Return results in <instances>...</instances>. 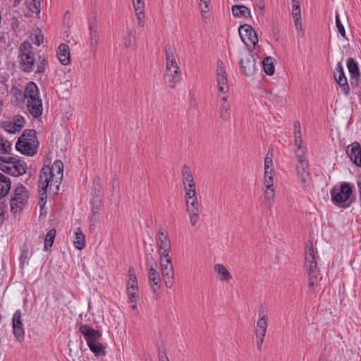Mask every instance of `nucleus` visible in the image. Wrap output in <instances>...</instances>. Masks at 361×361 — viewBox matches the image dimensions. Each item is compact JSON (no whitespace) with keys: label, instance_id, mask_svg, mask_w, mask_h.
Instances as JSON below:
<instances>
[{"label":"nucleus","instance_id":"nucleus-39","mask_svg":"<svg viewBox=\"0 0 361 361\" xmlns=\"http://www.w3.org/2000/svg\"><path fill=\"white\" fill-rule=\"evenodd\" d=\"M153 252L154 250L152 247L151 251L149 252H146L145 254V265L147 270L157 268V263L155 257L153 255Z\"/></svg>","mask_w":361,"mask_h":361},{"label":"nucleus","instance_id":"nucleus-16","mask_svg":"<svg viewBox=\"0 0 361 361\" xmlns=\"http://www.w3.org/2000/svg\"><path fill=\"white\" fill-rule=\"evenodd\" d=\"M27 101V110L34 117L39 118L43 111L42 101L40 97L32 98Z\"/></svg>","mask_w":361,"mask_h":361},{"label":"nucleus","instance_id":"nucleus-18","mask_svg":"<svg viewBox=\"0 0 361 361\" xmlns=\"http://www.w3.org/2000/svg\"><path fill=\"white\" fill-rule=\"evenodd\" d=\"M38 145L39 144H37L35 142L18 140L16 145V147L17 150H18L23 154L27 156H33L37 153Z\"/></svg>","mask_w":361,"mask_h":361},{"label":"nucleus","instance_id":"nucleus-25","mask_svg":"<svg viewBox=\"0 0 361 361\" xmlns=\"http://www.w3.org/2000/svg\"><path fill=\"white\" fill-rule=\"evenodd\" d=\"M32 252H30V247L28 243H24L21 248V252L19 257L20 267L24 269L28 265V261L32 256Z\"/></svg>","mask_w":361,"mask_h":361},{"label":"nucleus","instance_id":"nucleus-49","mask_svg":"<svg viewBox=\"0 0 361 361\" xmlns=\"http://www.w3.org/2000/svg\"><path fill=\"white\" fill-rule=\"evenodd\" d=\"M273 172L274 171H267V173L264 171V184L266 186V188H271V187H274Z\"/></svg>","mask_w":361,"mask_h":361},{"label":"nucleus","instance_id":"nucleus-53","mask_svg":"<svg viewBox=\"0 0 361 361\" xmlns=\"http://www.w3.org/2000/svg\"><path fill=\"white\" fill-rule=\"evenodd\" d=\"M210 0H200V7L202 12V18H207L205 13H207L209 10Z\"/></svg>","mask_w":361,"mask_h":361},{"label":"nucleus","instance_id":"nucleus-17","mask_svg":"<svg viewBox=\"0 0 361 361\" xmlns=\"http://www.w3.org/2000/svg\"><path fill=\"white\" fill-rule=\"evenodd\" d=\"M16 94L19 95L20 97L18 99L21 98L27 100L30 99V98L39 97V92L37 85L34 82L30 81L27 83L24 92L18 89Z\"/></svg>","mask_w":361,"mask_h":361},{"label":"nucleus","instance_id":"nucleus-8","mask_svg":"<svg viewBox=\"0 0 361 361\" xmlns=\"http://www.w3.org/2000/svg\"><path fill=\"white\" fill-rule=\"evenodd\" d=\"M156 240L160 259L163 257H170L171 242L166 230L164 227L159 228Z\"/></svg>","mask_w":361,"mask_h":361},{"label":"nucleus","instance_id":"nucleus-28","mask_svg":"<svg viewBox=\"0 0 361 361\" xmlns=\"http://www.w3.org/2000/svg\"><path fill=\"white\" fill-rule=\"evenodd\" d=\"M10 178L0 172V199L6 196L11 189Z\"/></svg>","mask_w":361,"mask_h":361},{"label":"nucleus","instance_id":"nucleus-7","mask_svg":"<svg viewBox=\"0 0 361 361\" xmlns=\"http://www.w3.org/2000/svg\"><path fill=\"white\" fill-rule=\"evenodd\" d=\"M240 66L242 73L250 77L254 75L256 71V60L251 50L240 51Z\"/></svg>","mask_w":361,"mask_h":361},{"label":"nucleus","instance_id":"nucleus-50","mask_svg":"<svg viewBox=\"0 0 361 361\" xmlns=\"http://www.w3.org/2000/svg\"><path fill=\"white\" fill-rule=\"evenodd\" d=\"M335 80L346 78L341 62L338 63L334 73Z\"/></svg>","mask_w":361,"mask_h":361},{"label":"nucleus","instance_id":"nucleus-22","mask_svg":"<svg viewBox=\"0 0 361 361\" xmlns=\"http://www.w3.org/2000/svg\"><path fill=\"white\" fill-rule=\"evenodd\" d=\"M149 281L152 286V290L154 293H157L161 288V278L157 268L148 269Z\"/></svg>","mask_w":361,"mask_h":361},{"label":"nucleus","instance_id":"nucleus-59","mask_svg":"<svg viewBox=\"0 0 361 361\" xmlns=\"http://www.w3.org/2000/svg\"><path fill=\"white\" fill-rule=\"evenodd\" d=\"M30 38L32 42L37 46H39L43 42V36L41 35H35L31 36Z\"/></svg>","mask_w":361,"mask_h":361},{"label":"nucleus","instance_id":"nucleus-40","mask_svg":"<svg viewBox=\"0 0 361 361\" xmlns=\"http://www.w3.org/2000/svg\"><path fill=\"white\" fill-rule=\"evenodd\" d=\"M56 231L55 229H50L47 232L46 238L44 239V250L48 251L52 247L56 236Z\"/></svg>","mask_w":361,"mask_h":361},{"label":"nucleus","instance_id":"nucleus-31","mask_svg":"<svg viewBox=\"0 0 361 361\" xmlns=\"http://www.w3.org/2000/svg\"><path fill=\"white\" fill-rule=\"evenodd\" d=\"M49 188V185H46V183L39 181L38 185V193L39 197V206L41 210H42L47 203V190Z\"/></svg>","mask_w":361,"mask_h":361},{"label":"nucleus","instance_id":"nucleus-61","mask_svg":"<svg viewBox=\"0 0 361 361\" xmlns=\"http://www.w3.org/2000/svg\"><path fill=\"white\" fill-rule=\"evenodd\" d=\"M165 286L168 288H171L173 285V276L163 277Z\"/></svg>","mask_w":361,"mask_h":361},{"label":"nucleus","instance_id":"nucleus-58","mask_svg":"<svg viewBox=\"0 0 361 361\" xmlns=\"http://www.w3.org/2000/svg\"><path fill=\"white\" fill-rule=\"evenodd\" d=\"M99 214L92 213V215L90 216V228L95 227L99 224Z\"/></svg>","mask_w":361,"mask_h":361},{"label":"nucleus","instance_id":"nucleus-46","mask_svg":"<svg viewBox=\"0 0 361 361\" xmlns=\"http://www.w3.org/2000/svg\"><path fill=\"white\" fill-rule=\"evenodd\" d=\"M128 277H129V279L127 282V287L138 286L137 276L135 274V269L132 267H130L128 269Z\"/></svg>","mask_w":361,"mask_h":361},{"label":"nucleus","instance_id":"nucleus-6","mask_svg":"<svg viewBox=\"0 0 361 361\" xmlns=\"http://www.w3.org/2000/svg\"><path fill=\"white\" fill-rule=\"evenodd\" d=\"M29 193L27 188L20 185L14 189L13 196L10 202L11 210L13 213H17L22 210L27 203Z\"/></svg>","mask_w":361,"mask_h":361},{"label":"nucleus","instance_id":"nucleus-23","mask_svg":"<svg viewBox=\"0 0 361 361\" xmlns=\"http://www.w3.org/2000/svg\"><path fill=\"white\" fill-rule=\"evenodd\" d=\"M176 49L170 45L167 44L165 47V54H166V68L178 67L176 60Z\"/></svg>","mask_w":361,"mask_h":361},{"label":"nucleus","instance_id":"nucleus-5","mask_svg":"<svg viewBox=\"0 0 361 361\" xmlns=\"http://www.w3.org/2000/svg\"><path fill=\"white\" fill-rule=\"evenodd\" d=\"M352 192V186L348 183H342L339 188L335 185L330 190L331 202L335 205L345 209L350 206V204L347 205H341V204L345 203L350 198Z\"/></svg>","mask_w":361,"mask_h":361},{"label":"nucleus","instance_id":"nucleus-29","mask_svg":"<svg viewBox=\"0 0 361 361\" xmlns=\"http://www.w3.org/2000/svg\"><path fill=\"white\" fill-rule=\"evenodd\" d=\"M133 7L135 9V12L136 14V17L138 21V25L140 27H144L145 25V2L140 1L138 3H134Z\"/></svg>","mask_w":361,"mask_h":361},{"label":"nucleus","instance_id":"nucleus-10","mask_svg":"<svg viewBox=\"0 0 361 361\" xmlns=\"http://www.w3.org/2000/svg\"><path fill=\"white\" fill-rule=\"evenodd\" d=\"M13 333L16 340L22 343L25 339V329L21 319V310H17L12 318Z\"/></svg>","mask_w":361,"mask_h":361},{"label":"nucleus","instance_id":"nucleus-1","mask_svg":"<svg viewBox=\"0 0 361 361\" xmlns=\"http://www.w3.org/2000/svg\"><path fill=\"white\" fill-rule=\"evenodd\" d=\"M19 68L24 73H32L35 70V64L37 69L36 74L44 73L47 64V59L45 56H39L36 60L33 47L28 41L23 42L18 48V55Z\"/></svg>","mask_w":361,"mask_h":361},{"label":"nucleus","instance_id":"nucleus-35","mask_svg":"<svg viewBox=\"0 0 361 361\" xmlns=\"http://www.w3.org/2000/svg\"><path fill=\"white\" fill-rule=\"evenodd\" d=\"M232 13L236 17H250V9L243 5H234L232 6Z\"/></svg>","mask_w":361,"mask_h":361},{"label":"nucleus","instance_id":"nucleus-45","mask_svg":"<svg viewBox=\"0 0 361 361\" xmlns=\"http://www.w3.org/2000/svg\"><path fill=\"white\" fill-rule=\"evenodd\" d=\"M102 206V200L99 197H94L91 201V212L92 214H99Z\"/></svg>","mask_w":361,"mask_h":361},{"label":"nucleus","instance_id":"nucleus-43","mask_svg":"<svg viewBox=\"0 0 361 361\" xmlns=\"http://www.w3.org/2000/svg\"><path fill=\"white\" fill-rule=\"evenodd\" d=\"M275 196V191L274 187L271 188H267L264 192V202L265 204L271 208L274 205V198Z\"/></svg>","mask_w":361,"mask_h":361},{"label":"nucleus","instance_id":"nucleus-32","mask_svg":"<svg viewBox=\"0 0 361 361\" xmlns=\"http://www.w3.org/2000/svg\"><path fill=\"white\" fill-rule=\"evenodd\" d=\"M183 182L185 185L192 188L195 184L194 178L188 166L184 165L182 169Z\"/></svg>","mask_w":361,"mask_h":361},{"label":"nucleus","instance_id":"nucleus-41","mask_svg":"<svg viewBox=\"0 0 361 361\" xmlns=\"http://www.w3.org/2000/svg\"><path fill=\"white\" fill-rule=\"evenodd\" d=\"M263 68L265 73L268 75H272L274 73L275 68L271 57L268 56L263 60Z\"/></svg>","mask_w":361,"mask_h":361},{"label":"nucleus","instance_id":"nucleus-13","mask_svg":"<svg viewBox=\"0 0 361 361\" xmlns=\"http://www.w3.org/2000/svg\"><path fill=\"white\" fill-rule=\"evenodd\" d=\"M347 67L350 74V85L353 87H357L361 78V73L357 62L353 58H348Z\"/></svg>","mask_w":361,"mask_h":361},{"label":"nucleus","instance_id":"nucleus-9","mask_svg":"<svg viewBox=\"0 0 361 361\" xmlns=\"http://www.w3.org/2000/svg\"><path fill=\"white\" fill-rule=\"evenodd\" d=\"M239 35L246 46L255 47L258 42V37L250 25L245 24L238 28Z\"/></svg>","mask_w":361,"mask_h":361},{"label":"nucleus","instance_id":"nucleus-11","mask_svg":"<svg viewBox=\"0 0 361 361\" xmlns=\"http://www.w3.org/2000/svg\"><path fill=\"white\" fill-rule=\"evenodd\" d=\"M79 332L83 335L87 345L94 343L102 336V333L99 330H96L87 324H80Z\"/></svg>","mask_w":361,"mask_h":361},{"label":"nucleus","instance_id":"nucleus-26","mask_svg":"<svg viewBox=\"0 0 361 361\" xmlns=\"http://www.w3.org/2000/svg\"><path fill=\"white\" fill-rule=\"evenodd\" d=\"M165 260L161 259V275L163 277L173 276V266L171 257H164Z\"/></svg>","mask_w":361,"mask_h":361},{"label":"nucleus","instance_id":"nucleus-20","mask_svg":"<svg viewBox=\"0 0 361 361\" xmlns=\"http://www.w3.org/2000/svg\"><path fill=\"white\" fill-rule=\"evenodd\" d=\"M89 30H90V44L92 50L94 51H96L98 42L99 35L98 32V24L95 19L91 20L89 24Z\"/></svg>","mask_w":361,"mask_h":361},{"label":"nucleus","instance_id":"nucleus-21","mask_svg":"<svg viewBox=\"0 0 361 361\" xmlns=\"http://www.w3.org/2000/svg\"><path fill=\"white\" fill-rule=\"evenodd\" d=\"M166 77L171 89L175 88L176 85L181 80V72L179 67L175 68H168L166 70Z\"/></svg>","mask_w":361,"mask_h":361},{"label":"nucleus","instance_id":"nucleus-44","mask_svg":"<svg viewBox=\"0 0 361 361\" xmlns=\"http://www.w3.org/2000/svg\"><path fill=\"white\" fill-rule=\"evenodd\" d=\"M138 286L127 287V293L130 303L135 302V299L139 296Z\"/></svg>","mask_w":361,"mask_h":361},{"label":"nucleus","instance_id":"nucleus-15","mask_svg":"<svg viewBox=\"0 0 361 361\" xmlns=\"http://www.w3.org/2000/svg\"><path fill=\"white\" fill-rule=\"evenodd\" d=\"M186 203V209L190 216V222L192 226H196L199 221V202L197 200V197H193L190 200H187Z\"/></svg>","mask_w":361,"mask_h":361},{"label":"nucleus","instance_id":"nucleus-42","mask_svg":"<svg viewBox=\"0 0 361 361\" xmlns=\"http://www.w3.org/2000/svg\"><path fill=\"white\" fill-rule=\"evenodd\" d=\"M11 149V143L0 133V154H10Z\"/></svg>","mask_w":361,"mask_h":361},{"label":"nucleus","instance_id":"nucleus-57","mask_svg":"<svg viewBox=\"0 0 361 361\" xmlns=\"http://www.w3.org/2000/svg\"><path fill=\"white\" fill-rule=\"evenodd\" d=\"M292 15H293V18L294 22L299 21V20L301 19L300 6L297 7L295 6L292 7Z\"/></svg>","mask_w":361,"mask_h":361},{"label":"nucleus","instance_id":"nucleus-47","mask_svg":"<svg viewBox=\"0 0 361 361\" xmlns=\"http://www.w3.org/2000/svg\"><path fill=\"white\" fill-rule=\"evenodd\" d=\"M272 157L273 152L269 150L267 152L266 157L264 159V171H266L267 173L269 171H274Z\"/></svg>","mask_w":361,"mask_h":361},{"label":"nucleus","instance_id":"nucleus-62","mask_svg":"<svg viewBox=\"0 0 361 361\" xmlns=\"http://www.w3.org/2000/svg\"><path fill=\"white\" fill-rule=\"evenodd\" d=\"M294 134L301 133L300 123L299 121H295L293 123Z\"/></svg>","mask_w":361,"mask_h":361},{"label":"nucleus","instance_id":"nucleus-4","mask_svg":"<svg viewBox=\"0 0 361 361\" xmlns=\"http://www.w3.org/2000/svg\"><path fill=\"white\" fill-rule=\"evenodd\" d=\"M27 169V164L22 159L0 156V170L4 173L18 177L25 174Z\"/></svg>","mask_w":361,"mask_h":361},{"label":"nucleus","instance_id":"nucleus-55","mask_svg":"<svg viewBox=\"0 0 361 361\" xmlns=\"http://www.w3.org/2000/svg\"><path fill=\"white\" fill-rule=\"evenodd\" d=\"M336 25L338 32L341 35L342 37H345V31L343 24L341 22L338 14H336Z\"/></svg>","mask_w":361,"mask_h":361},{"label":"nucleus","instance_id":"nucleus-3","mask_svg":"<svg viewBox=\"0 0 361 361\" xmlns=\"http://www.w3.org/2000/svg\"><path fill=\"white\" fill-rule=\"evenodd\" d=\"M317 253V250L314 249L312 242L306 245L305 267L308 276V286L312 290H314V286L317 284L318 275L319 274L317 257H316Z\"/></svg>","mask_w":361,"mask_h":361},{"label":"nucleus","instance_id":"nucleus-33","mask_svg":"<svg viewBox=\"0 0 361 361\" xmlns=\"http://www.w3.org/2000/svg\"><path fill=\"white\" fill-rule=\"evenodd\" d=\"M214 270L219 275V279L221 281H228L232 279V275L226 267L221 264H215Z\"/></svg>","mask_w":361,"mask_h":361},{"label":"nucleus","instance_id":"nucleus-30","mask_svg":"<svg viewBox=\"0 0 361 361\" xmlns=\"http://www.w3.org/2000/svg\"><path fill=\"white\" fill-rule=\"evenodd\" d=\"M123 44L126 48L135 49L136 44V32L134 29H130L122 39Z\"/></svg>","mask_w":361,"mask_h":361},{"label":"nucleus","instance_id":"nucleus-14","mask_svg":"<svg viewBox=\"0 0 361 361\" xmlns=\"http://www.w3.org/2000/svg\"><path fill=\"white\" fill-rule=\"evenodd\" d=\"M345 153L355 166L361 167V145L358 142L355 141L348 145Z\"/></svg>","mask_w":361,"mask_h":361},{"label":"nucleus","instance_id":"nucleus-54","mask_svg":"<svg viewBox=\"0 0 361 361\" xmlns=\"http://www.w3.org/2000/svg\"><path fill=\"white\" fill-rule=\"evenodd\" d=\"M298 164L296 169H303V167H308V163L305 159L303 154H297Z\"/></svg>","mask_w":361,"mask_h":361},{"label":"nucleus","instance_id":"nucleus-52","mask_svg":"<svg viewBox=\"0 0 361 361\" xmlns=\"http://www.w3.org/2000/svg\"><path fill=\"white\" fill-rule=\"evenodd\" d=\"M184 189L185 190V202L187 200H190V199H192L193 197H197L195 185H194L192 188H190L189 186L185 185L184 187Z\"/></svg>","mask_w":361,"mask_h":361},{"label":"nucleus","instance_id":"nucleus-24","mask_svg":"<svg viewBox=\"0 0 361 361\" xmlns=\"http://www.w3.org/2000/svg\"><path fill=\"white\" fill-rule=\"evenodd\" d=\"M259 318L257 322V326L255 329L256 337L265 336L267 333V329L268 326V316L267 314L261 315L259 313Z\"/></svg>","mask_w":361,"mask_h":361},{"label":"nucleus","instance_id":"nucleus-37","mask_svg":"<svg viewBox=\"0 0 361 361\" xmlns=\"http://www.w3.org/2000/svg\"><path fill=\"white\" fill-rule=\"evenodd\" d=\"M90 350L94 354L95 356H104L106 355V347L102 345L99 341L94 343L88 345Z\"/></svg>","mask_w":361,"mask_h":361},{"label":"nucleus","instance_id":"nucleus-64","mask_svg":"<svg viewBox=\"0 0 361 361\" xmlns=\"http://www.w3.org/2000/svg\"><path fill=\"white\" fill-rule=\"evenodd\" d=\"M4 204L3 202H0V224L2 223L4 218Z\"/></svg>","mask_w":361,"mask_h":361},{"label":"nucleus","instance_id":"nucleus-34","mask_svg":"<svg viewBox=\"0 0 361 361\" xmlns=\"http://www.w3.org/2000/svg\"><path fill=\"white\" fill-rule=\"evenodd\" d=\"M74 245L79 250H83L86 245L85 236L80 228L75 231Z\"/></svg>","mask_w":361,"mask_h":361},{"label":"nucleus","instance_id":"nucleus-48","mask_svg":"<svg viewBox=\"0 0 361 361\" xmlns=\"http://www.w3.org/2000/svg\"><path fill=\"white\" fill-rule=\"evenodd\" d=\"M13 121H4L2 123V128L5 130V131L9 133H16L17 132H20V130L18 129V126L14 125Z\"/></svg>","mask_w":361,"mask_h":361},{"label":"nucleus","instance_id":"nucleus-38","mask_svg":"<svg viewBox=\"0 0 361 361\" xmlns=\"http://www.w3.org/2000/svg\"><path fill=\"white\" fill-rule=\"evenodd\" d=\"M18 140H25L39 144L37 139L36 130L33 129H27L24 130V132L23 133V134Z\"/></svg>","mask_w":361,"mask_h":361},{"label":"nucleus","instance_id":"nucleus-27","mask_svg":"<svg viewBox=\"0 0 361 361\" xmlns=\"http://www.w3.org/2000/svg\"><path fill=\"white\" fill-rule=\"evenodd\" d=\"M57 57L63 65H68L70 63V50L68 45L61 44L59 47Z\"/></svg>","mask_w":361,"mask_h":361},{"label":"nucleus","instance_id":"nucleus-60","mask_svg":"<svg viewBox=\"0 0 361 361\" xmlns=\"http://www.w3.org/2000/svg\"><path fill=\"white\" fill-rule=\"evenodd\" d=\"M302 142V134H295V145L297 146L298 149H300L301 147V144Z\"/></svg>","mask_w":361,"mask_h":361},{"label":"nucleus","instance_id":"nucleus-51","mask_svg":"<svg viewBox=\"0 0 361 361\" xmlns=\"http://www.w3.org/2000/svg\"><path fill=\"white\" fill-rule=\"evenodd\" d=\"M336 81L341 87L343 94L348 96L350 93V87L348 83L347 78L340 79Z\"/></svg>","mask_w":361,"mask_h":361},{"label":"nucleus","instance_id":"nucleus-36","mask_svg":"<svg viewBox=\"0 0 361 361\" xmlns=\"http://www.w3.org/2000/svg\"><path fill=\"white\" fill-rule=\"evenodd\" d=\"M219 114L224 121H228L231 118V105L228 102L221 103L219 106Z\"/></svg>","mask_w":361,"mask_h":361},{"label":"nucleus","instance_id":"nucleus-2","mask_svg":"<svg viewBox=\"0 0 361 361\" xmlns=\"http://www.w3.org/2000/svg\"><path fill=\"white\" fill-rule=\"evenodd\" d=\"M63 164L58 159L54 161L51 166H44L41 170L39 181L49 185V190L56 193L63 178Z\"/></svg>","mask_w":361,"mask_h":361},{"label":"nucleus","instance_id":"nucleus-63","mask_svg":"<svg viewBox=\"0 0 361 361\" xmlns=\"http://www.w3.org/2000/svg\"><path fill=\"white\" fill-rule=\"evenodd\" d=\"M165 359H169L165 350H159V360L161 361V360H164Z\"/></svg>","mask_w":361,"mask_h":361},{"label":"nucleus","instance_id":"nucleus-56","mask_svg":"<svg viewBox=\"0 0 361 361\" xmlns=\"http://www.w3.org/2000/svg\"><path fill=\"white\" fill-rule=\"evenodd\" d=\"M13 121L15 123L14 125L18 126V129L21 130L25 123L24 118L22 116H16L13 118Z\"/></svg>","mask_w":361,"mask_h":361},{"label":"nucleus","instance_id":"nucleus-12","mask_svg":"<svg viewBox=\"0 0 361 361\" xmlns=\"http://www.w3.org/2000/svg\"><path fill=\"white\" fill-rule=\"evenodd\" d=\"M216 81L219 91L226 93L228 91L227 75L223 61H217Z\"/></svg>","mask_w":361,"mask_h":361},{"label":"nucleus","instance_id":"nucleus-19","mask_svg":"<svg viewBox=\"0 0 361 361\" xmlns=\"http://www.w3.org/2000/svg\"><path fill=\"white\" fill-rule=\"evenodd\" d=\"M307 168L297 169L298 179L300 181L302 188L305 191H310L312 188V180Z\"/></svg>","mask_w":361,"mask_h":361}]
</instances>
